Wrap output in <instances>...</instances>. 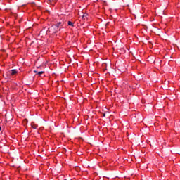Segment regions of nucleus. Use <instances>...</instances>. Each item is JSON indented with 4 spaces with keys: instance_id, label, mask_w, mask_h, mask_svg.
<instances>
[{
    "instance_id": "f257e3e1",
    "label": "nucleus",
    "mask_w": 180,
    "mask_h": 180,
    "mask_svg": "<svg viewBox=\"0 0 180 180\" xmlns=\"http://www.w3.org/2000/svg\"><path fill=\"white\" fill-rule=\"evenodd\" d=\"M60 28H58V25H53L50 28H49L48 32L54 34V33H57L59 32Z\"/></svg>"
},
{
    "instance_id": "f03ea898",
    "label": "nucleus",
    "mask_w": 180,
    "mask_h": 180,
    "mask_svg": "<svg viewBox=\"0 0 180 180\" xmlns=\"http://www.w3.org/2000/svg\"><path fill=\"white\" fill-rule=\"evenodd\" d=\"M9 74L11 75H15V74H18V72L16 71L15 69H13V70H11V72H9Z\"/></svg>"
},
{
    "instance_id": "7ed1b4c3",
    "label": "nucleus",
    "mask_w": 180,
    "mask_h": 180,
    "mask_svg": "<svg viewBox=\"0 0 180 180\" xmlns=\"http://www.w3.org/2000/svg\"><path fill=\"white\" fill-rule=\"evenodd\" d=\"M49 4H51V5H54V4H56V0H49Z\"/></svg>"
},
{
    "instance_id": "20e7f679",
    "label": "nucleus",
    "mask_w": 180,
    "mask_h": 180,
    "mask_svg": "<svg viewBox=\"0 0 180 180\" xmlns=\"http://www.w3.org/2000/svg\"><path fill=\"white\" fill-rule=\"evenodd\" d=\"M110 72L111 74H116L117 70H116V69H112V70L110 71Z\"/></svg>"
},
{
    "instance_id": "39448f33",
    "label": "nucleus",
    "mask_w": 180,
    "mask_h": 180,
    "mask_svg": "<svg viewBox=\"0 0 180 180\" xmlns=\"http://www.w3.org/2000/svg\"><path fill=\"white\" fill-rule=\"evenodd\" d=\"M62 23L61 22H58L56 25H55L56 26H58V29H60V26H61Z\"/></svg>"
},
{
    "instance_id": "423d86ee",
    "label": "nucleus",
    "mask_w": 180,
    "mask_h": 180,
    "mask_svg": "<svg viewBox=\"0 0 180 180\" xmlns=\"http://www.w3.org/2000/svg\"><path fill=\"white\" fill-rule=\"evenodd\" d=\"M68 25L69 26H74V23H72V22H71V21H68Z\"/></svg>"
},
{
    "instance_id": "0eeeda50",
    "label": "nucleus",
    "mask_w": 180,
    "mask_h": 180,
    "mask_svg": "<svg viewBox=\"0 0 180 180\" xmlns=\"http://www.w3.org/2000/svg\"><path fill=\"white\" fill-rule=\"evenodd\" d=\"M32 127L34 129H37V125L34 124H32Z\"/></svg>"
},
{
    "instance_id": "6e6552de",
    "label": "nucleus",
    "mask_w": 180,
    "mask_h": 180,
    "mask_svg": "<svg viewBox=\"0 0 180 180\" xmlns=\"http://www.w3.org/2000/svg\"><path fill=\"white\" fill-rule=\"evenodd\" d=\"M38 75H41V74H44V71H40L37 72Z\"/></svg>"
},
{
    "instance_id": "1a4fd4ad",
    "label": "nucleus",
    "mask_w": 180,
    "mask_h": 180,
    "mask_svg": "<svg viewBox=\"0 0 180 180\" xmlns=\"http://www.w3.org/2000/svg\"><path fill=\"white\" fill-rule=\"evenodd\" d=\"M23 123H25V124H27V119L24 120Z\"/></svg>"
},
{
    "instance_id": "9d476101",
    "label": "nucleus",
    "mask_w": 180,
    "mask_h": 180,
    "mask_svg": "<svg viewBox=\"0 0 180 180\" xmlns=\"http://www.w3.org/2000/svg\"><path fill=\"white\" fill-rule=\"evenodd\" d=\"M82 18H86V14L83 15Z\"/></svg>"
},
{
    "instance_id": "9b49d317",
    "label": "nucleus",
    "mask_w": 180,
    "mask_h": 180,
    "mask_svg": "<svg viewBox=\"0 0 180 180\" xmlns=\"http://www.w3.org/2000/svg\"><path fill=\"white\" fill-rule=\"evenodd\" d=\"M103 67H108V65H106V63L103 64Z\"/></svg>"
},
{
    "instance_id": "f8f14e48",
    "label": "nucleus",
    "mask_w": 180,
    "mask_h": 180,
    "mask_svg": "<svg viewBox=\"0 0 180 180\" xmlns=\"http://www.w3.org/2000/svg\"><path fill=\"white\" fill-rule=\"evenodd\" d=\"M105 116H106L105 113H103V117H105Z\"/></svg>"
},
{
    "instance_id": "ddd939ff",
    "label": "nucleus",
    "mask_w": 180,
    "mask_h": 180,
    "mask_svg": "<svg viewBox=\"0 0 180 180\" xmlns=\"http://www.w3.org/2000/svg\"><path fill=\"white\" fill-rule=\"evenodd\" d=\"M2 130V127H0V131Z\"/></svg>"
},
{
    "instance_id": "4468645a",
    "label": "nucleus",
    "mask_w": 180,
    "mask_h": 180,
    "mask_svg": "<svg viewBox=\"0 0 180 180\" xmlns=\"http://www.w3.org/2000/svg\"><path fill=\"white\" fill-rule=\"evenodd\" d=\"M34 72H37V71L34 70Z\"/></svg>"
}]
</instances>
